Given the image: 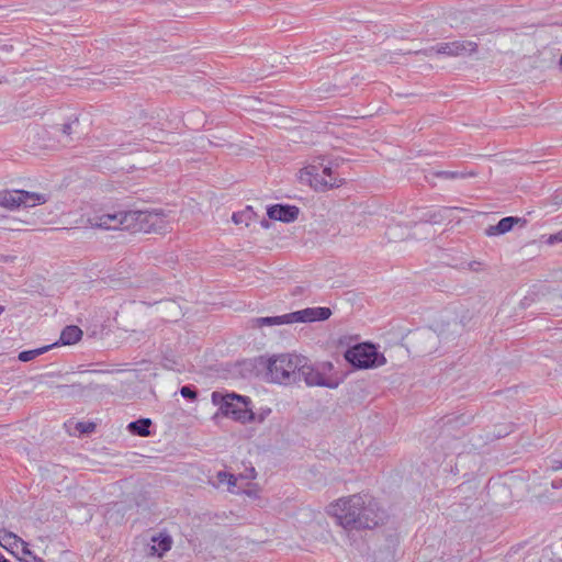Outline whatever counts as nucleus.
<instances>
[{
  "label": "nucleus",
  "mask_w": 562,
  "mask_h": 562,
  "mask_svg": "<svg viewBox=\"0 0 562 562\" xmlns=\"http://www.w3.org/2000/svg\"><path fill=\"white\" fill-rule=\"evenodd\" d=\"M328 514L336 517L338 524L348 529H372L384 519L375 499L368 494H353L340 497L328 507Z\"/></svg>",
  "instance_id": "f257e3e1"
},
{
  "label": "nucleus",
  "mask_w": 562,
  "mask_h": 562,
  "mask_svg": "<svg viewBox=\"0 0 562 562\" xmlns=\"http://www.w3.org/2000/svg\"><path fill=\"white\" fill-rule=\"evenodd\" d=\"M303 361L304 357L296 355H274L265 361L266 380L283 385L295 383L297 381L300 362Z\"/></svg>",
  "instance_id": "f03ea898"
},
{
  "label": "nucleus",
  "mask_w": 562,
  "mask_h": 562,
  "mask_svg": "<svg viewBox=\"0 0 562 562\" xmlns=\"http://www.w3.org/2000/svg\"><path fill=\"white\" fill-rule=\"evenodd\" d=\"M212 402L220 406L223 415L236 422L246 424L255 420V414L249 407L251 401L247 396L236 393L222 394L215 391L212 393Z\"/></svg>",
  "instance_id": "7ed1b4c3"
},
{
  "label": "nucleus",
  "mask_w": 562,
  "mask_h": 562,
  "mask_svg": "<svg viewBox=\"0 0 562 562\" xmlns=\"http://www.w3.org/2000/svg\"><path fill=\"white\" fill-rule=\"evenodd\" d=\"M345 359L356 369H371L383 366L386 362L383 353L370 342H362L348 348Z\"/></svg>",
  "instance_id": "20e7f679"
},
{
  "label": "nucleus",
  "mask_w": 562,
  "mask_h": 562,
  "mask_svg": "<svg viewBox=\"0 0 562 562\" xmlns=\"http://www.w3.org/2000/svg\"><path fill=\"white\" fill-rule=\"evenodd\" d=\"M333 363L328 361L317 364H310L304 357V361L300 362L297 380L303 379L308 386H325L328 389H336L339 382L327 374L333 370Z\"/></svg>",
  "instance_id": "39448f33"
},
{
  "label": "nucleus",
  "mask_w": 562,
  "mask_h": 562,
  "mask_svg": "<svg viewBox=\"0 0 562 562\" xmlns=\"http://www.w3.org/2000/svg\"><path fill=\"white\" fill-rule=\"evenodd\" d=\"M299 179L302 183L308 184L315 191H327L329 189L339 187L341 180L333 177L330 167H321L311 165L300 171Z\"/></svg>",
  "instance_id": "423d86ee"
},
{
  "label": "nucleus",
  "mask_w": 562,
  "mask_h": 562,
  "mask_svg": "<svg viewBox=\"0 0 562 562\" xmlns=\"http://www.w3.org/2000/svg\"><path fill=\"white\" fill-rule=\"evenodd\" d=\"M133 231L161 233L167 228L166 214L161 210L133 211Z\"/></svg>",
  "instance_id": "0eeeda50"
},
{
  "label": "nucleus",
  "mask_w": 562,
  "mask_h": 562,
  "mask_svg": "<svg viewBox=\"0 0 562 562\" xmlns=\"http://www.w3.org/2000/svg\"><path fill=\"white\" fill-rule=\"evenodd\" d=\"M47 201L45 194L29 192L25 190H2L0 191V206L7 209L19 207H33L35 205L44 204Z\"/></svg>",
  "instance_id": "6e6552de"
},
{
  "label": "nucleus",
  "mask_w": 562,
  "mask_h": 562,
  "mask_svg": "<svg viewBox=\"0 0 562 562\" xmlns=\"http://www.w3.org/2000/svg\"><path fill=\"white\" fill-rule=\"evenodd\" d=\"M133 211L128 212H114V213H102L94 214L88 218V223L91 227L102 229H132L133 231Z\"/></svg>",
  "instance_id": "1a4fd4ad"
},
{
  "label": "nucleus",
  "mask_w": 562,
  "mask_h": 562,
  "mask_svg": "<svg viewBox=\"0 0 562 562\" xmlns=\"http://www.w3.org/2000/svg\"><path fill=\"white\" fill-rule=\"evenodd\" d=\"M477 50V44L472 41H453L438 43L437 54L448 57L472 55Z\"/></svg>",
  "instance_id": "9d476101"
},
{
  "label": "nucleus",
  "mask_w": 562,
  "mask_h": 562,
  "mask_svg": "<svg viewBox=\"0 0 562 562\" xmlns=\"http://www.w3.org/2000/svg\"><path fill=\"white\" fill-rule=\"evenodd\" d=\"M288 323H313L326 321L330 317L331 311L329 307H306L301 311L288 313Z\"/></svg>",
  "instance_id": "9b49d317"
},
{
  "label": "nucleus",
  "mask_w": 562,
  "mask_h": 562,
  "mask_svg": "<svg viewBox=\"0 0 562 562\" xmlns=\"http://www.w3.org/2000/svg\"><path fill=\"white\" fill-rule=\"evenodd\" d=\"M288 323H313L326 321L330 317L331 311L329 307H306L301 311L288 313Z\"/></svg>",
  "instance_id": "f8f14e48"
},
{
  "label": "nucleus",
  "mask_w": 562,
  "mask_h": 562,
  "mask_svg": "<svg viewBox=\"0 0 562 562\" xmlns=\"http://www.w3.org/2000/svg\"><path fill=\"white\" fill-rule=\"evenodd\" d=\"M299 213V207L288 204H276L267 210L269 218L284 223L294 222L297 218Z\"/></svg>",
  "instance_id": "ddd939ff"
},
{
  "label": "nucleus",
  "mask_w": 562,
  "mask_h": 562,
  "mask_svg": "<svg viewBox=\"0 0 562 562\" xmlns=\"http://www.w3.org/2000/svg\"><path fill=\"white\" fill-rule=\"evenodd\" d=\"M520 221L519 217L507 216L502 218L496 225L490 226L486 229L488 236L501 235L509 232L516 223Z\"/></svg>",
  "instance_id": "4468645a"
},
{
  "label": "nucleus",
  "mask_w": 562,
  "mask_h": 562,
  "mask_svg": "<svg viewBox=\"0 0 562 562\" xmlns=\"http://www.w3.org/2000/svg\"><path fill=\"white\" fill-rule=\"evenodd\" d=\"M82 337V330L76 325L66 326L60 334L59 341L61 345H74Z\"/></svg>",
  "instance_id": "2eb2a0df"
},
{
  "label": "nucleus",
  "mask_w": 562,
  "mask_h": 562,
  "mask_svg": "<svg viewBox=\"0 0 562 562\" xmlns=\"http://www.w3.org/2000/svg\"><path fill=\"white\" fill-rule=\"evenodd\" d=\"M285 324H289L286 314L280 316L257 317L251 319V327L255 328H261L263 326H280Z\"/></svg>",
  "instance_id": "dca6fc26"
},
{
  "label": "nucleus",
  "mask_w": 562,
  "mask_h": 562,
  "mask_svg": "<svg viewBox=\"0 0 562 562\" xmlns=\"http://www.w3.org/2000/svg\"><path fill=\"white\" fill-rule=\"evenodd\" d=\"M153 542L154 544L150 550L153 551V554H157L158 557H161L165 552L169 551L172 544V540L169 536L154 537Z\"/></svg>",
  "instance_id": "f3484780"
},
{
  "label": "nucleus",
  "mask_w": 562,
  "mask_h": 562,
  "mask_svg": "<svg viewBox=\"0 0 562 562\" xmlns=\"http://www.w3.org/2000/svg\"><path fill=\"white\" fill-rule=\"evenodd\" d=\"M150 425H151L150 419L140 418L138 420L130 423L127 428L133 435L145 437L150 434V431H149Z\"/></svg>",
  "instance_id": "a211bd4d"
},
{
  "label": "nucleus",
  "mask_w": 562,
  "mask_h": 562,
  "mask_svg": "<svg viewBox=\"0 0 562 562\" xmlns=\"http://www.w3.org/2000/svg\"><path fill=\"white\" fill-rule=\"evenodd\" d=\"M57 345H58V342H55V344H52L48 346H44L42 348L21 351L18 356V359L22 362L31 361V360L35 359L37 356L45 353L46 351H48L49 349H52L53 347H55Z\"/></svg>",
  "instance_id": "6ab92c4d"
},
{
  "label": "nucleus",
  "mask_w": 562,
  "mask_h": 562,
  "mask_svg": "<svg viewBox=\"0 0 562 562\" xmlns=\"http://www.w3.org/2000/svg\"><path fill=\"white\" fill-rule=\"evenodd\" d=\"M448 211V209L428 210L426 213H424L422 221L430 224H440L446 218L445 214Z\"/></svg>",
  "instance_id": "aec40b11"
},
{
  "label": "nucleus",
  "mask_w": 562,
  "mask_h": 562,
  "mask_svg": "<svg viewBox=\"0 0 562 562\" xmlns=\"http://www.w3.org/2000/svg\"><path fill=\"white\" fill-rule=\"evenodd\" d=\"M18 540H20V538L12 532H8V531L0 532V546H2L3 548H7V546L16 544Z\"/></svg>",
  "instance_id": "412c9836"
},
{
  "label": "nucleus",
  "mask_w": 562,
  "mask_h": 562,
  "mask_svg": "<svg viewBox=\"0 0 562 562\" xmlns=\"http://www.w3.org/2000/svg\"><path fill=\"white\" fill-rule=\"evenodd\" d=\"M217 479L221 483L226 482L228 485H236V476L226 472H218Z\"/></svg>",
  "instance_id": "4be33fe9"
},
{
  "label": "nucleus",
  "mask_w": 562,
  "mask_h": 562,
  "mask_svg": "<svg viewBox=\"0 0 562 562\" xmlns=\"http://www.w3.org/2000/svg\"><path fill=\"white\" fill-rule=\"evenodd\" d=\"M180 394L188 400H195L198 396L196 391L190 385L182 386L180 389Z\"/></svg>",
  "instance_id": "5701e85b"
},
{
  "label": "nucleus",
  "mask_w": 562,
  "mask_h": 562,
  "mask_svg": "<svg viewBox=\"0 0 562 562\" xmlns=\"http://www.w3.org/2000/svg\"><path fill=\"white\" fill-rule=\"evenodd\" d=\"M436 177L446 178V179H456V178H464V173H460L457 171H438L435 173Z\"/></svg>",
  "instance_id": "b1692460"
},
{
  "label": "nucleus",
  "mask_w": 562,
  "mask_h": 562,
  "mask_svg": "<svg viewBox=\"0 0 562 562\" xmlns=\"http://www.w3.org/2000/svg\"><path fill=\"white\" fill-rule=\"evenodd\" d=\"M240 477L241 479H245V480H252L256 477V470L254 467H248L245 469L244 472H241L240 474Z\"/></svg>",
  "instance_id": "393cba45"
},
{
  "label": "nucleus",
  "mask_w": 562,
  "mask_h": 562,
  "mask_svg": "<svg viewBox=\"0 0 562 562\" xmlns=\"http://www.w3.org/2000/svg\"><path fill=\"white\" fill-rule=\"evenodd\" d=\"M437 48H438V44L434 45V46H430L428 48H425V49H422V50H417L416 54H423L427 57H431L434 55H438L437 54Z\"/></svg>",
  "instance_id": "a878e982"
},
{
  "label": "nucleus",
  "mask_w": 562,
  "mask_h": 562,
  "mask_svg": "<svg viewBox=\"0 0 562 562\" xmlns=\"http://www.w3.org/2000/svg\"><path fill=\"white\" fill-rule=\"evenodd\" d=\"M77 428L80 430V432H91L94 429V424L92 423H79L77 425Z\"/></svg>",
  "instance_id": "bb28decb"
},
{
  "label": "nucleus",
  "mask_w": 562,
  "mask_h": 562,
  "mask_svg": "<svg viewBox=\"0 0 562 562\" xmlns=\"http://www.w3.org/2000/svg\"><path fill=\"white\" fill-rule=\"evenodd\" d=\"M78 123V119L76 117L72 122H68L61 125V133L69 136L72 132V124Z\"/></svg>",
  "instance_id": "cd10ccee"
},
{
  "label": "nucleus",
  "mask_w": 562,
  "mask_h": 562,
  "mask_svg": "<svg viewBox=\"0 0 562 562\" xmlns=\"http://www.w3.org/2000/svg\"><path fill=\"white\" fill-rule=\"evenodd\" d=\"M549 469L551 471L562 470V459H550Z\"/></svg>",
  "instance_id": "c85d7f7f"
},
{
  "label": "nucleus",
  "mask_w": 562,
  "mask_h": 562,
  "mask_svg": "<svg viewBox=\"0 0 562 562\" xmlns=\"http://www.w3.org/2000/svg\"><path fill=\"white\" fill-rule=\"evenodd\" d=\"M18 542H20L22 544L23 554L29 555L30 557L29 561H32V557H34V555L32 554V552L29 549V543L23 541L21 538H20V540H18Z\"/></svg>",
  "instance_id": "c756f323"
},
{
  "label": "nucleus",
  "mask_w": 562,
  "mask_h": 562,
  "mask_svg": "<svg viewBox=\"0 0 562 562\" xmlns=\"http://www.w3.org/2000/svg\"><path fill=\"white\" fill-rule=\"evenodd\" d=\"M550 243H558V241H562V232H559L552 236H550V239H549Z\"/></svg>",
  "instance_id": "7c9ffc66"
},
{
  "label": "nucleus",
  "mask_w": 562,
  "mask_h": 562,
  "mask_svg": "<svg viewBox=\"0 0 562 562\" xmlns=\"http://www.w3.org/2000/svg\"><path fill=\"white\" fill-rule=\"evenodd\" d=\"M554 200L557 203H562V189L555 192Z\"/></svg>",
  "instance_id": "2f4dec72"
},
{
  "label": "nucleus",
  "mask_w": 562,
  "mask_h": 562,
  "mask_svg": "<svg viewBox=\"0 0 562 562\" xmlns=\"http://www.w3.org/2000/svg\"><path fill=\"white\" fill-rule=\"evenodd\" d=\"M562 486V480H557L552 482V487L559 488Z\"/></svg>",
  "instance_id": "473e14b6"
},
{
  "label": "nucleus",
  "mask_w": 562,
  "mask_h": 562,
  "mask_svg": "<svg viewBox=\"0 0 562 562\" xmlns=\"http://www.w3.org/2000/svg\"><path fill=\"white\" fill-rule=\"evenodd\" d=\"M25 562H45V561L41 558L32 557V561H25Z\"/></svg>",
  "instance_id": "72a5a7b5"
},
{
  "label": "nucleus",
  "mask_w": 562,
  "mask_h": 562,
  "mask_svg": "<svg viewBox=\"0 0 562 562\" xmlns=\"http://www.w3.org/2000/svg\"><path fill=\"white\" fill-rule=\"evenodd\" d=\"M0 562H11L8 559H5L2 554H0Z\"/></svg>",
  "instance_id": "f704fd0d"
},
{
  "label": "nucleus",
  "mask_w": 562,
  "mask_h": 562,
  "mask_svg": "<svg viewBox=\"0 0 562 562\" xmlns=\"http://www.w3.org/2000/svg\"><path fill=\"white\" fill-rule=\"evenodd\" d=\"M233 220L237 223V218H236V215H233Z\"/></svg>",
  "instance_id": "c9c22d12"
},
{
  "label": "nucleus",
  "mask_w": 562,
  "mask_h": 562,
  "mask_svg": "<svg viewBox=\"0 0 562 562\" xmlns=\"http://www.w3.org/2000/svg\"><path fill=\"white\" fill-rule=\"evenodd\" d=\"M3 306L0 305V314L3 312Z\"/></svg>",
  "instance_id": "e433bc0d"
}]
</instances>
